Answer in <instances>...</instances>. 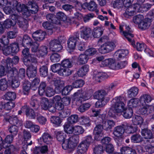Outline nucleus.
<instances>
[{"mask_svg": "<svg viewBox=\"0 0 154 154\" xmlns=\"http://www.w3.org/2000/svg\"><path fill=\"white\" fill-rule=\"evenodd\" d=\"M152 100V98L148 94H143L140 96V103L146 104L150 102Z\"/></svg>", "mask_w": 154, "mask_h": 154, "instance_id": "a19ab883", "label": "nucleus"}, {"mask_svg": "<svg viewBox=\"0 0 154 154\" xmlns=\"http://www.w3.org/2000/svg\"><path fill=\"white\" fill-rule=\"evenodd\" d=\"M138 89L136 87H133L130 88L128 92V97H135L137 94Z\"/></svg>", "mask_w": 154, "mask_h": 154, "instance_id": "de8ad7c7", "label": "nucleus"}, {"mask_svg": "<svg viewBox=\"0 0 154 154\" xmlns=\"http://www.w3.org/2000/svg\"><path fill=\"white\" fill-rule=\"evenodd\" d=\"M16 95L14 92H9L5 95V98L8 100H13L16 98Z\"/></svg>", "mask_w": 154, "mask_h": 154, "instance_id": "4d7b16f0", "label": "nucleus"}, {"mask_svg": "<svg viewBox=\"0 0 154 154\" xmlns=\"http://www.w3.org/2000/svg\"><path fill=\"white\" fill-rule=\"evenodd\" d=\"M79 39V33L78 32L75 33L73 36L70 37L67 42V46L70 49H74L75 48L76 43Z\"/></svg>", "mask_w": 154, "mask_h": 154, "instance_id": "f3484780", "label": "nucleus"}, {"mask_svg": "<svg viewBox=\"0 0 154 154\" xmlns=\"http://www.w3.org/2000/svg\"><path fill=\"white\" fill-rule=\"evenodd\" d=\"M123 98L121 96L115 97L112 101L111 109L108 112L109 115L113 117L114 114L112 113V109H114L115 112L118 114L121 115L125 109V104L123 102Z\"/></svg>", "mask_w": 154, "mask_h": 154, "instance_id": "7ed1b4c3", "label": "nucleus"}, {"mask_svg": "<svg viewBox=\"0 0 154 154\" xmlns=\"http://www.w3.org/2000/svg\"><path fill=\"white\" fill-rule=\"evenodd\" d=\"M46 34L45 32L39 30L34 32L32 34V37L35 40L40 41L45 38Z\"/></svg>", "mask_w": 154, "mask_h": 154, "instance_id": "412c9836", "label": "nucleus"}, {"mask_svg": "<svg viewBox=\"0 0 154 154\" xmlns=\"http://www.w3.org/2000/svg\"><path fill=\"white\" fill-rule=\"evenodd\" d=\"M40 75L43 77L46 76L48 74V69L46 66H42L40 68Z\"/></svg>", "mask_w": 154, "mask_h": 154, "instance_id": "0e129e2a", "label": "nucleus"}, {"mask_svg": "<svg viewBox=\"0 0 154 154\" xmlns=\"http://www.w3.org/2000/svg\"><path fill=\"white\" fill-rule=\"evenodd\" d=\"M154 108L152 106H146L140 109V113L142 115H148L152 112Z\"/></svg>", "mask_w": 154, "mask_h": 154, "instance_id": "c756f323", "label": "nucleus"}, {"mask_svg": "<svg viewBox=\"0 0 154 154\" xmlns=\"http://www.w3.org/2000/svg\"><path fill=\"white\" fill-rule=\"evenodd\" d=\"M88 60L87 56L85 54H80L78 58L77 61L79 64H83L87 63Z\"/></svg>", "mask_w": 154, "mask_h": 154, "instance_id": "ea45409f", "label": "nucleus"}, {"mask_svg": "<svg viewBox=\"0 0 154 154\" xmlns=\"http://www.w3.org/2000/svg\"><path fill=\"white\" fill-rule=\"evenodd\" d=\"M33 42L32 38L27 35H25L23 38L22 45L24 47L30 46Z\"/></svg>", "mask_w": 154, "mask_h": 154, "instance_id": "cd10ccee", "label": "nucleus"}, {"mask_svg": "<svg viewBox=\"0 0 154 154\" xmlns=\"http://www.w3.org/2000/svg\"><path fill=\"white\" fill-rule=\"evenodd\" d=\"M78 117L77 115H74L70 116L67 119L68 124H73L78 121Z\"/></svg>", "mask_w": 154, "mask_h": 154, "instance_id": "6e6d98bb", "label": "nucleus"}, {"mask_svg": "<svg viewBox=\"0 0 154 154\" xmlns=\"http://www.w3.org/2000/svg\"><path fill=\"white\" fill-rule=\"evenodd\" d=\"M91 95L87 94L85 92H83L81 90H79L75 93L72 98L73 103H80L83 100H85L90 98Z\"/></svg>", "mask_w": 154, "mask_h": 154, "instance_id": "0eeeda50", "label": "nucleus"}, {"mask_svg": "<svg viewBox=\"0 0 154 154\" xmlns=\"http://www.w3.org/2000/svg\"><path fill=\"white\" fill-rule=\"evenodd\" d=\"M29 7L24 5H21L15 0L8 1V0H0V8L5 6L3 10L6 14L13 13L15 11L22 12L24 17L29 16L31 14H35L38 10V6L34 2H29Z\"/></svg>", "mask_w": 154, "mask_h": 154, "instance_id": "f257e3e1", "label": "nucleus"}, {"mask_svg": "<svg viewBox=\"0 0 154 154\" xmlns=\"http://www.w3.org/2000/svg\"><path fill=\"white\" fill-rule=\"evenodd\" d=\"M51 122L55 127H57L61 125L62 120L58 116H53L50 118Z\"/></svg>", "mask_w": 154, "mask_h": 154, "instance_id": "f704fd0d", "label": "nucleus"}, {"mask_svg": "<svg viewBox=\"0 0 154 154\" xmlns=\"http://www.w3.org/2000/svg\"><path fill=\"white\" fill-rule=\"evenodd\" d=\"M103 29L101 27H97L94 28L92 32V35L94 38H99L103 34Z\"/></svg>", "mask_w": 154, "mask_h": 154, "instance_id": "72a5a7b5", "label": "nucleus"}, {"mask_svg": "<svg viewBox=\"0 0 154 154\" xmlns=\"http://www.w3.org/2000/svg\"><path fill=\"white\" fill-rule=\"evenodd\" d=\"M88 144H86L84 142H82L79 145L77 149V152L78 154H82L85 152L87 150Z\"/></svg>", "mask_w": 154, "mask_h": 154, "instance_id": "393cba45", "label": "nucleus"}, {"mask_svg": "<svg viewBox=\"0 0 154 154\" xmlns=\"http://www.w3.org/2000/svg\"><path fill=\"white\" fill-rule=\"evenodd\" d=\"M46 84L45 82H42L41 83L38 88V94L40 95H43L45 94V91L47 87Z\"/></svg>", "mask_w": 154, "mask_h": 154, "instance_id": "8fccbe9b", "label": "nucleus"}, {"mask_svg": "<svg viewBox=\"0 0 154 154\" xmlns=\"http://www.w3.org/2000/svg\"><path fill=\"white\" fill-rule=\"evenodd\" d=\"M16 11L14 12L10 16L11 19H7L5 20L3 24V26L5 28L8 29L11 27V26H14L17 23L20 27L23 28L24 26L27 27V24L23 25L22 22L23 18L19 16L18 14H16Z\"/></svg>", "mask_w": 154, "mask_h": 154, "instance_id": "20e7f679", "label": "nucleus"}, {"mask_svg": "<svg viewBox=\"0 0 154 154\" xmlns=\"http://www.w3.org/2000/svg\"><path fill=\"white\" fill-rule=\"evenodd\" d=\"M133 114L132 109L125 107V109L123 112L122 115L125 118L129 119L132 117Z\"/></svg>", "mask_w": 154, "mask_h": 154, "instance_id": "09e8293b", "label": "nucleus"}, {"mask_svg": "<svg viewBox=\"0 0 154 154\" xmlns=\"http://www.w3.org/2000/svg\"><path fill=\"white\" fill-rule=\"evenodd\" d=\"M141 135L146 139H151L152 138L153 135L151 131L147 129L142 130Z\"/></svg>", "mask_w": 154, "mask_h": 154, "instance_id": "58836bf2", "label": "nucleus"}, {"mask_svg": "<svg viewBox=\"0 0 154 154\" xmlns=\"http://www.w3.org/2000/svg\"><path fill=\"white\" fill-rule=\"evenodd\" d=\"M72 61L69 59H65L62 60L61 62V67L70 68L72 67Z\"/></svg>", "mask_w": 154, "mask_h": 154, "instance_id": "49530a36", "label": "nucleus"}, {"mask_svg": "<svg viewBox=\"0 0 154 154\" xmlns=\"http://www.w3.org/2000/svg\"><path fill=\"white\" fill-rule=\"evenodd\" d=\"M145 1V0H137V3L134 5H138L139 7L142 8L145 7H146V10L145 11H146L151 7V5L148 4H143Z\"/></svg>", "mask_w": 154, "mask_h": 154, "instance_id": "a18cd8bd", "label": "nucleus"}, {"mask_svg": "<svg viewBox=\"0 0 154 154\" xmlns=\"http://www.w3.org/2000/svg\"><path fill=\"white\" fill-rule=\"evenodd\" d=\"M22 109L25 111L27 116L29 118L34 119L36 116L33 110L32 109L28 108L26 106H24L22 108Z\"/></svg>", "mask_w": 154, "mask_h": 154, "instance_id": "bb28decb", "label": "nucleus"}, {"mask_svg": "<svg viewBox=\"0 0 154 154\" xmlns=\"http://www.w3.org/2000/svg\"><path fill=\"white\" fill-rule=\"evenodd\" d=\"M89 66L85 65L80 68L77 72V74L79 76H83L85 75L88 71Z\"/></svg>", "mask_w": 154, "mask_h": 154, "instance_id": "c9c22d12", "label": "nucleus"}, {"mask_svg": "<svg viewBox=\"0 0 154 154\" xmlns=\"http://www.w3.org/2000/svg\"><path fill=\"white\" fill-rule=\"evenodd\" d=\"M30 83L28 81H26L23 84V91L24 94H26L30 90L31 86Z\"/></svg>", "mask_w": 154, "mask_h": 154, "instance_id": "680f3d73", "label": "nucleus"}, {"mask_svg": "<svg viewBox=\"0 0 154 154\" xmlns=\"http://www.w3.org/2000/svg\"><path fill=\"white\" fill-rule=\"evenodd\" d=\"M53 139V137L51 135L47 132L44 133L41 137L38 140V141H43L46 144H49L51 143Z\"/></svg>", "mask_w": 154, "mask_h": 154, "instance_id": "4be33fe9", "label": "nucleus"}, {"mask_svg": "<svg viewBox=\"0 0 154 154\" xmlns=\"http://www.w3.org/2000/svg\"><path fill=\"white\" fill-rule=\"evenodd\" d=\"M13 140V137L12 135H8L6 137L5 142H3L2 145L3 147L6 149L5 151V154H11L15 150L14 146L10 145Z\"/></svg>", "mask_w": 154, "mask_h": 154, "instance_id": "9d476101", "label": "nucleus"}, {"mask_svg": "<svg viewBox=\"0 0 154 154\" xmlns=\"http://www.w3.org/2000/svg\"><path fill=\"white\" fill-rule=\"evenodd\" d=\"M151 20L149 18H144L140 23L139 24L138 27L142 30L148 29L151 25Z\"/></svg>", "mask_w": 154, "mask_h": 154, "instance_id": "b1692460", "label": "nucleus"}, {"mask_svg": "<svg viewBox=\"0 0 154 154\" xmlns=\"http://www.w3.org/2000/svg\"><path fill=\"white\" fill-rule=\"evenodd\" d=\"M56 138L59 141H63L62 146L65 150L67 149L70 152L73 151L79 142L78 135H74L69 139L65 140L66 136L63 131H58L56 133Z\"/></svg>", "mask_w": 154, "mask_h": 154, "instance_id": "f03ea898", "label": "nucleus"}, {"mask_svg": "<svg viewBox=\"0 0 154 154\" xmlns=\"http://www.w3.org/2000/svg\"><path fill=\"white\" fill-rule=\"evenodd\" d=\"M8 82L5 79H2L0 80V89L2 90H5L8 87Z\"/></svg>", "mask_w": 154, "mask_h": 154, "instance_id": "774afa93", "label": "nucleus"}, {"mask_svg": "<svg viewBox=\"0 0 154 154\" xmlns=\"http://www.w3.org/2000/svg\"><path fill=\"white\" fill-rule=\"evenodd\" d=\"M143 120L141 116H136L132 119V122L134 125H141L143 124Z\"/></svg>", "mask_w": 154, "mask_h": 154, "instance_id": "37998d69", "label": "nucleus"}, {"mask_svg": "<svg viewBox=\"0 0 154 154\" xmlns=\"http://www.w3.org/2000/svg\"><path fill=\"white\" fill-rule=\"evenodd\" d=\"M12 70L8 72V83L13 88H17L19 87L20 84L18 80L19 79L17 78V71L16 68H14Z\"/></svg>", "mask_w": 154, "mask_h": 154, "instance_id": "39448f33", "label": "nucleus"}, {"mask_svg": "<svg viewBox=\"0 0 154 154\" xmlns=\"http://www.w3.org/2000/svg\"><path fill=\"white\" fill-rule=\"evenodd\" d=\"M55 91L54 89L51 87H47L45 91V94L48 97H51L54 95Z\"/></svg>", "mask_w": 154, "mask_h": 154, "instance_id": "bf43d9fd", "label": "nucleus"}, {"mask_svg": "<svg viewBox=\"0 0 154 154\" xmlns=\"http://www.w3.org/2000/svg\"><path fill=\"white\" fill-rule=\"evenodd\" d=\"M126 7L127 8L124 14V16L126 17L132 16L138 12H143L146 10V8L145 7L142 8L139 7L138 5H135L134 4Z\"/></svg>", "mask_w": 154, "mask_h": 154, "instance_id": "6e6552de", "label": "nucleus"}, {"mask_svg": "<svg viewBox=\"0 0 154 154\" xmlns=\"http://www.w3.org/2000/svg\"><path fill=\"white\" fill-rule=\"evenodd\" d=\"M145 152H147L150 153L154 152V146L153 143H150L148 140H147L146 143L144 146Z\"/></svg>", "mask_w": 154, "mask_h": 154, "instance_id": "7c9ffc66", "label": "nucleus"}, {"mask_svg": "<svg viewBox=\"0 0 154 154\" xmlns=\"http://www.w3.org/2000/svg\"><path fill=\"white\" fill-rule=\"evenodd\" d=\"M124 66H118V63L116 62L114 59L111 58L110 63L109 67L111 69H119V67H122Z\"/></svg>", "mask_w": 154, "mask_h": 154, "instance_id": "052dcab7", "label": "nucleus"}, {"mask_svg": "<svg viewBox=\"0 0 154 154\" xmlns=\"http://www.w3.org/2000/svg\"><path fill=\"white\" fill-rule=\"evenodd\" d=\"M61 66L60 63L55 64L51 66V67L52 71L54 72H57L59 74V72L61 68Z\"/></svg>", "mask_w": 154, "mask_h": 154, "instance_id": "338daca9", "label": "nucleus"}, {"mask_svg": "<svg viewBox=\"0 0 154 154\" xmlns=\"http://www.w3.org/2000/svg\"><path fill=\"white\" fill-rule=\"evenodd\" d=\"M139 100L138 99L134 98L131 99L127 103V106L130 109L136 107L138 103Z\"/></svg>", "mask_w": 154, "mask_h": 154, "instance_id": "4c0bfd02", "label": "nucleus"}, {"mask_svg": "<svg viewBox=\"0 0 154 154\" xmlns=\"http://www.w3.org/2000/svg\"><path fill=\"white\" fill-rule=\"evenodd\" d=\"M40 105L42 108L45 110L49 109L50 111L54 112L55 111L54 109V110H51L50 109L52 107V104L51 101H49L47 98L42 97L41 99Z\"/></svg>", "mask_w": 154, "mask_h": 154, "instance_id": "a211bd4d", "label": "nucleus"}, {"mask_svg": "<svg viewBox=\"0 0 154 154\" xmlns=\"http://www.w3.org/2000/svg\"><path fill=\"white\" fill-rule=\"evenodd\" d=\"M106 95V93L104 91H99L94 93V98L98 100L95 103L96 107H101L107 104L108 100L105 98Z\"/></svg>", "mask_w": 154, "mask_h": 154, "instance_id": "423d86ee", "label": "nucleus"}, {"mask_svg": "<svg viewBox=\"0 0 154 154\" xmlns=\"http://www.w3.org/2000/svg\"><path fill=\"white\" fill-rule=\"evenodd\" d=\"M50 58L51 61L53 62H57L60 61V56L57 53H54L51 54Z\"/></svg>", "mask_w": 154, "mask_h": 154, "instance_id": "e2e57ef3", "label": "nucleus"}, {"mask_svg": "<svg viewBox=\"0 0 154 154\" xmlns=\"http://www.w3.org/2000/svg\"><path fill=\"white\" fill-rule=\"evenodd\" d=\"M128 54V51L127 50L121 49L119 50L116 51L115 55L117 57L118 59L121 60L125 57Z\"/></svg>", "mask_w": 154, "mask_h": 154, "instance_id": "c85d7f7f", "label": "nucleus"}, {"mask_svg": "<svg viewBox=\"0 0 154 154\" xmlns=\"http://www.w3.org/2000/svg\"><path fill=\"white\" fill-rule=\"evenodd\" d=\"M120 32L127 38L129 42H132L133 45V40L132 38L134 37L132 34V31L129 26L120 25L119 26Z\"/></svg>", "mask_w": 154, "mask_h": 154, "instance_id": "f8f14e48", "label": "nucleus"}, {"mask_svg": "<svg viewBox=\"0 0 154 154\" xmlns=\"http://www.w3.org/2000/svg\"><path fill=\"white\" fill-rule=\"evenodd\" d=\"M48 53V48L45 46H42L40 48L37 52V55L38 57H42L46 55Z\"/></svg>", "mask_w": 154, "mask_h": 154, "instance_id": "c03bdc74", "label": "nucleus"}, {"mask_svg": "<svg viewBox=\"0 0 154 154\" xmlns=\"http://www.w3.org/2000/svg\"><path fill=\"white\" fill-rule=\"evenodd\" d=\"M27 66L26 74L29 78H31L35 76L36 73V67L33 65L30 64Z\"/></svg>", "mask_w": 154, "mask_h": 154, "instance_id": "5701e85b", "label": "nucleus"}, {"mask_svg": "<svg viewBox=\"0 0 154 154\" xmlns=\"http://www.w3.org/2000/svg\"><path fill=\"white\" fill-rule=\"evenodd\" d=\"M125 6L123 0H116L113 4L114 8L118 9L122 8Z\"/></svg>", "mask_w": 154, "mask_h": 154, "instance_id": "603ef678", "label": "nucleus"}, {"mask_svg": "<svg viewBox=\"0 0 154 154\" xmlns=\"http://www.w3.org/2000/svg\"><path fill=\"white\" fill-rule=\"evenodd\" d=\"M116 46L114 42H109L101 45L99 50L102 54H105L112 51Z\"/></svg>", "mask_w": 154, "mask_h": 154, "instance_id": "dca6fc26", "label": "nucleus"}, {"mask_svg": "<svg viewBox=\"0 0 154 154\" xmlns=\"http://www.w3.org/2000/svg\"><path fill=\"white\" fill-rule=\"evenodd\" d=\"M9 122L11 124L15 125L18 126H20L23 125V122L19 119L16 116H12L9 119Z\"/></svg>", "mask_w": 154, "mask_h": 154, "instance_id": "a878e982", "label": "nucleus"}, {"mask_svg": "<svg viewBox=\"0 0 154 154\" xmlns=\"http://www.w3.org/2000/svg\"><path fill=\"white\" fill-rule=\"evenodd\" d=\"M64 130L66 133L72 134L74 133V127L71 126L68 123H66L64 126Z\"/></svg>", "mask_w": 154, "mask_h": 154, "instance_id": "13d9d810", "label": "nucleus"}, {"mask_svg": "<svg viewBox=\"0 0 154 154\" xmlns=\"http://www.w3.org/2000/svg\"><path fill=\"white\" fill-rule=\"evenodd\" d=\"M8 42V39L5 37L2 38H0V49L2 50L3 54L6 56L11 53L10 46L6 45Z\"/></svg>", "mask_w": 154, "mask_h": 154, "instance_id": "4468645a", "label": "nucleus"}, {"mask_svg": "<svg viewBox=\"0 0 154 154\" xmlns=\"http://www.w3.org/2000/svg\"><path fill=\"white\" fill-rule=\"evenodd\" d=\"M69 68L62 67L60 70L59 71V74L63 76L69 75L72 73V71Z\"/></svg>", "mask_w": 154, "mask_h": 154, "instance_id": "e433bc0d", "label": "nucleus"}, {"mask_svg": "<svg viewBox=\"0 0 154 154\" xmlns=\"http://www.w3.org/2000/svg\"><path fill=\"white\" fill-rule=\"evenodd\" d=\"M103 126L100 125H97L95 128L93 133L94 138L96 140H100L103 136Z\"/></svg>", "mask_w": 154, "mask_h": 154, "instance_id": "aec40b11", "label": "nucleus"}, {"mask_svg": "<svg viewBox=\"0 0 154 154\" xmlns=\"http://www.w3.org/2000/svg\"><path fill=\"white\" fill-rule=\"evenodd\" d=\"M144 19V17L143 15H137L133 17V21L134 23L138 24V26L139 24L141 23Z\"/></svg>", "mask_w": 154, "mask_h": 154, "instance_id": "864d4df0", "label": "nucleus"}, {"mask_svg": "<svg viewBox=\"0 0 154 154\" xmlns=\"http://www.w3.org/2000/svg\"><path fill=\"white\" fill-rule=\"evenodd\" d=\"M106 75L105 73L99 72L96 74H94L93 78L97 82H100V79L102 78H105Z\"/></svg>", "mask_w": 154, "mask_h": 154, "instance_id": "5fc2aeb1", "label": "nucleus"}, {"mask_svg": "<svg viewBox=\"0 0 154 154\" xmlns=\"http://www.w3.org/2000/svg\"><path fill=\"white\" fill-rule=\"evenodd\" d=\"M80 122L86 127H88L91 125V120L89 117L86 116H81Z\"/></svg>", "mask_w": 154, "mask_h": 154, "instance_id": "79ce46f5", "label": "nucleus"}, {"mask_svg": "<svg viewBox=\"0 0 154 154\" xmlns=\"http://www.w3.org/2000/svg\"><path fill=\"white\" fill-rule=\"evenodd\" d=\"M142 137L139 134H136L133 135L131 137V140L135 143H139L142 141Z\"/></svg>", "mask_w": 154, "mask_h": 154, "instance_id": "69168bd1", "label": "nucleus"}, {"mask_svg": "<svg viewBox=\"0 0 154 154\" xmlns=\"http://www.w3.org/2000/svg\"><path fill=\"white\" fill-rule=\"evenodd\" d=\"M91 29L86 27H82L80 28V36L81 37L87 40L91 37Z\"/></svg>", "mask_w": 154, "mask_h": 154, "instance_id": "6ab92c4d", "label": "nucleus"}, {"mask_svg": "<svg viewBox=\"0 0 154 154\" xmlns=\"http://www.w3.org/2000/svg\"><path fill=\"white\" fill-rule=\"evenodd\" d=\"M19 61V57L17 56H15L14 57L12 60L11 58H8L6 60H3L2 62L4 65V66L8 69V72H9L10 70H12V69L14 68L12 67L13 64L17 63Z\"/></svg>", "mask_w": 154, "mask_h": 154, "instance_id": "2eb2a0df", "label": "nucleus"}, {"mask_svg": "<svg viewBox=\"0 0 154 154\" xmlns=\"http://www.w3.org/2000/svg\"><path fill=\"white\" fill-rule=\"evenodd\" d=\"M115 125V123L113 121L109 120L105 122L103 127L106 130H108L111 129Z\"/></svg>", "mask_w": 154, "mask_h": 154, "instance_id": "3c124183", "label": "nucleus"}, {"mask_svg": "<svg viewBox=\"0 0 154 154\" xmlns=\"http://www.w3.org/2000/svg\"><path fill=\"white\" fill-rule=\"evenodd\" d=\"M125 131L123 125L118 126L114 128L112 133L113 137L116 143L122 141L123 137V135Z\"/></svg>", "mask_w": 154, "mask_h": 154, "instance_id": "9b49d317", "label": "nucleus"}, {"mask_svg": "<svg viewBox=\"0 0 154 154\" xmlns=\"http://www.w3.org/2000/svg\"><path fill=\"white\" fill-rule=\"evenodd\" d=\"M84 5L87 6L88 9L90 11H95L96 13L98 12L97 5L93 1H91L88 3H85Z\"/></svg>", "mask_w": 154, "mask_h": 154, "instance_id": "2f4dec72", "label": "nucleus"}, {"mask_svg": "<svg viewBox=\"0 0 154 154\" xmlns=\"http://www.w3.org/2000/svg\"><path fill=\"white\" fill-rule=\"evenodd\" d=\"M55 86V91L57 93L61 91V89L64 85L63 81L57 79L53 80Z\"/></svg>", "mask_w": 154, "mask_h": 154, "instance_id": "473e14b6", "label": "nucleus"}, {"mask_svg": "<svg viewBox=\"0 0 154 154\" xmlns=\"http://www.w3.org/2000/svg\"><path fill=\"white\" fill-rule=\"evenodd\" d=\"M65 38L60 37L58 40L54 39L52 40L49 43L50 49L53 51L58 52L62 49V46L61 44V42H64Z\"/></svg>", "mask_w": 154, "mask_h": 154, "instance_id": "1a4fd4ad", "label": "nucleus"}, {"mask_svg": "<svg viewBox=\"0 0 154 154\" xmlns=\"http://www.w3.org/2000/svg\"><path fill=\"white\" fill-rule=\"evenodd\" d=\"M22 52L23 55V62L26 66H28L31 64V62H36V59L34 57L33 55L29 54V48H25Z\"/></svg>", "mask_w": 154, "mask_h": 154, "instance_id": "ddd939ff", "label": "nucleus"}]
</instances>
